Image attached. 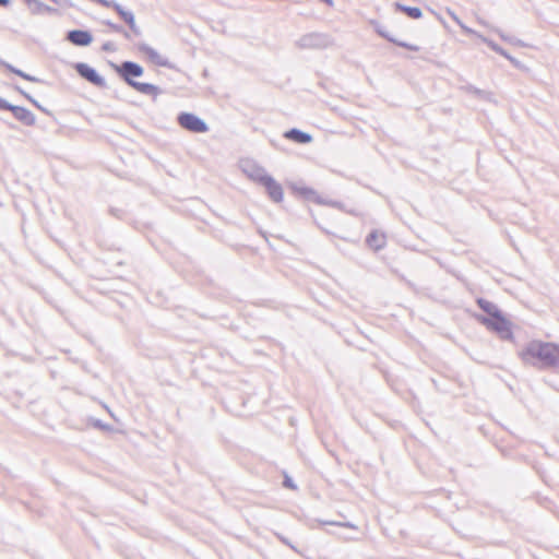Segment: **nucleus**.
I'll use <instances>...</instances> for the list:
<instances>
[{
    "mask_svg": "<svg viewBox=\"0 0 559 559\" xmlns=\"http://www.w3.org/2000/svg\"><path fill=\"white\" fill-rule=\"evenodd\" d=\"M523 364L537 369H548L559 365V352H518Z\"/></svg>",
    "mask_w": 559,
    "mask_h": 559,
    "instance_id": "1",
    "label": "nucleus"
},
{
    "mask_svg": "<svg viewBox=\"0 0 559 559\" xmlns=\"http://www.w3.org/2000/svg\"><path fill=\"white\" fill-rule=\"evenodd\" d=\"M483 325L502 341L513 340V323L502 313L498 319L483 320Z\"/></svg>",
    "mask_w": 559,
    "mask_h": 559,
    "instance_id": "2",
    "label": "nucleus"
},
{
    "mask_svg": "<svg viewBox=\"0 0 559 559\" xmlns=\"http://www.w3.org/2000/svg\"><path fill=\"white\" fill-rule=\"evenodd\" d=\"M114 68L115 72L119 75V78L130 87L133 86L138 81L135 78H140L144 73V69L141 64L134 61H122L120 64L110 63Z\"/></svg>",
    "mask_w": 559,
    "mask_h": 559,
    "instance_id": "3",
    "label": "nucleus"
},
{
    "mask_svg": "<svg viewBox=\"0 0 559 559\" xmlns=\"http://www.w3.org/2000/svg\"><path fill=\"white\" fill-rule=\"evenodd\" d=\"M332 39L324 33H307L296 40L295 45L299 49H324L332 45Z\"/></svg>",
    "mask_w": 559,
    "mask_h": 559,
    "instance_id": "4",
    "label": "nucleus"
},
{
    "mask_svg": "<svg viewBox=\"0 0 559 559\" xmlns=\"http://www.w3.org/2000/svg\"><path fill=\"white\" fill-rule=\"evenodd\" d=\"M177 122L182 129L192 133H206L210 130L207 123L192 112H180L177 116Z\"/></svg>",
    "mask_w": 559,
    "mask_h": 559,
    "instance_id": "5",
    "label": "nucleus"
},
{
    "mask_svg": "<svg viewBox=\"0 0 559 559\" xmlns=\"http://www.w3.org/2000/svg\"><path fill=\"white\" fill-rule=\"evenodd\" d=\"M76 73L90 82L91 84L99 87V88H106L107 82L106 80L91 66L84 62H76L73 66Z\"/></svg>",
    "mask_w": 559,
    "mask_h": 559,
    "instance_id": "6",
    "label": "nucleus"
},
{
    "mask_svg": "<svg viewBox=\"0 0 559 559\" xmlns=\"http://www.w3.org/2000/svg\"><path fill=\"white\" fill-rule=\"evenodd\" d=\"M476 304L479 307V309H481L485 312V314H475L476 321L481 325L484 319H498V317H500L503 313L496 304L483 297L477 298Z\"/></svg>",
    "mask_w": 559,
    "mask_h": 559,
    "instance_id": "7",
    "label": "nucleus"
},
{
    "mask_svg": "<svg viewBox=\"0 0 559 559\" xmlns=\"http://www.w3.org/2000/svg\"><path fill=\"white\" fill-rule=\"evenodd\" d=\"M289 189L294 194L300 197L306 201H312L316 204L322 205L324 202V198H322L314 189L310 187L302 186L298 182H293L289 185Z\"/></svg>",
    "mask_w": 559,
    "mask_h": 559,
    "instance_id": "8",
    "label": "nucleus"
},
{
    "mask_svg": "<svg viewBox=\"0 0 559 559\" xmlns=\"http://www.w3.org/2000/svg\"><path fill=\"white\" fill-rule=\"evenodd\" d=\"M138 48L141 52H144L154 64L174 70L177 69L176 64L170 62L167 58L160 56L154 48H152L147 44L142 43L138 46Z\"/></svg>",
    "mask_w": 559,
    "mask_h": 559,
    "instance_id": "9",
    "label": "nucleus"
},
{
    "mask_svg": "<svg viewBox=\"0 0 559 559\" xmlns=\"http://www.w3.org/2000/svg\"><path fill=\"white\" fill-rule=\"evenodd\" d=\"M138 48L141 52H144L154 64L174 70L177 69L176 64L170 62L167 58L160 56L154 48H152L147 44L142 43L138 46Z\"/></svg>",
    "mask_w": 559,
    "mask_h": 559,
    "instance_id": "10",
    "label": "nucleus"
},
{
    "mask_svg": "<svg viewBox=\"0 0 559 559\" xmlns=\"http://www.w3.org/2000/svg\"><path fill=\"white\" fill-rule=\"evenodd\" d=\"M261 186L265 188L267 197L275 203H280L283 201L284 192L282 186L271 176L269 175Z\"/></svg>",
    "mask_w": 559,
    "mask_h": 559,
    "instance_id": "11",
    "label": "nucleus"
},
{
    "mask_svg": "<svg viewBox=\"0 0 559 559\" xmlns=\"http://www.w3.org/2000/svg\"><path fill=\"white\" fill-rule=\"evenodd\" d=\"M66 38L73 45L86 47L92 44L93 35L86 29H71L67 33Z\"/></svg>",
    "mask_w": 559,
    "mask_h": 559,
    "instance_id": "12",
    "label": "nucleus"
},
{
    "mask_svg": "<svg viewBox=\"0 0 559 559\" xmlns=\"http://www.w3.org/2000/svg\"><path fill=\"white\" fill-rule=\"evenodd\" d=\"M242 170L248 176V178L260 185L269 176L263 167L251 162H245L242 164Z\"/></svg>",
    "mask_w": 559,
    "mask_h": 559,
    "instance_id": "13",
    "label": "nucleus"
},
{
    "mask_svg": "<svg viewBox=\"0 0 559 559\" xmlns=\"http://www.w3.org/2000/svg\"><path fill=\"white\" fill-rule=\"evenodd\" d=\"M13 117L26 127H33L36 123L35 115L25 107L14 106L12 110Z\"/></svg>",
    "mask_w": 559,
    "mask_h": 559,
    "instance_id": "14",
    "label": "nucleus"
},
{
    "mask_svg": "<svg viewBox=\"0 0 559 559\" xmlns=\"http://www.w3.org/2000/svg\"><path fill=\"white\" fill-rule=\"evenodd\" d=\"M366 243L372 250L379 251V250L383 249L386 245L385 234L373 229L366 237Z\"/></svg>",
    "mask_w": 559,
    "mask_h": 559,
    "instance_id": "15",
    "label": "nucleus"
},
{
    "mask_svg": "<svg viewBox=\"0 0 559 559\" xmlns=\"http://www.w3.org/2000/svg\"><path fill=\"white\" fill-rule=\"evenodd\" d=\"M132 88H134L136 92L141 94L151 96L153 100H155L159 95L164 93V91L157 85H154L152 83H143L139 81L135 84H133Z\"/></svg>",
    "mask_w": 559,
    "mask_h": 559,
    "instance_id": "16",
    "label": "nucleus"
},
{
    "mask_svg": "<svg viewBox=\"0 0 559 559\" xmlns=\"http://www.w3.org/2000/svg\"><path fill=\"white\" fill-rule=\"evenodd\" d=\"M284 138L299 144H308L312 141V135L297 128H292L284 133Z\"/></svg>",
    "mask_w": 559,
    "mask_h": 559,
    "instance_id": "17",
    "label": "nucleus"
},
{
    "mask_svg": "<svg viewBox=\"0 0 559 559\" xmlns=\"http://www.w3.org/2000/svg\"><path fill=\"white\" fill-rule=\"evenodd\" d=\"M376 32L383 38H385L388 41L395 44L399 47L406 48L412 51H418L419 47L417 45H413L406 41L397 40L394 37L390 35V33L386 31V28L382 25L376 26Z\"/></svg>",
    "mask_w": 559,
    "mask_h": 559,
    "instance_id": "18",
    "label": "nucleus"
},
{
    "mask_svg": "<svg viewBox=\"0 0 559 559\" xmlns=\"http://www.w3.org/2000/svg\"><path fill=\"white\" fill-rule=\"evenodd\" d=\"M25 2L32 14H53L58 12L57 9L51 8L39 0H25Z\"/></svg>",
    "mask_w": 559,
    "mask_h": 559,
    "instance_id": "19",
    "label": "nucleus"
},
{
    "mask_svg": "<svg viewBox=\"0 0 559 559\" xmlns=\"http://www.w3.org/2000/svg\"><path fill=\"white\" fill-rule=\"evenodd\" d=\"M394 7H395L396 11L406 14L408 17H411L413 20H418L423 16L421 10L417 7L405 5L400 2H395Z\"/></svg>",
    "mask_w": 559,
    "mask_h": 559,
    "instance_id": "20",
    "label": "nucleus"
},
{
    "mask_svg": "<svg viewBox=\"0 0 559 559\" xmlns=\"http://www.w3.org/2000/svg\"><path fill=\"white\" fill-rule=\"evenodd\" d=\"M110 8L117 12V14L127 25L134 20V14L130 10H126L121 4L117 3L116 1L111 3Z\"/></svg>",
    "mask_w": 559,
    "mask_h": 559,
    "instance_id": "21",
    "label": "nucleus"
},
{
    "mask_svg": "<svg viewBox=\"0 0 559 559\" xmlns=\"http://www.w3.org/2000/svg\"><path fill=\"white\" fill-rule=\"evenodd\" d=\"M524 349H559V345L556 343H547L542 341H532L525 346Z\"/></svg>",
    "mask_w": 559,
    "mask_h": 559,
    "instance_id": "22",
    "label": "nucleus"
},
{
    "mask_svg": "<svg viewBox=\"0 0 559 559\" xmlns=\"http://www.w3.org/2000/svg\"><path fill=\"white\" fill-rule=\"evenodd\" d=\"M483 41L486 43L488 45V47H490L495 52L501 55L502 57H507L508 55V51L506 49H503L501 46H499L497 43H495L493 40L491 39H488L486 37H481Z\"/></svg>",
    "mask_w": 559,
    "mask_h": 559,
    "instance_id": "23",
    "label": "nucleus"
},
{
    "mask_svg": "<svg viewBox=\"0 0 559 559\" xmlns=\"http://www.w3.org/2000/svg\"><path fill=\"white\" fill-rule=\"evenodd\" d=\"M104 24L110 27L114 32L122 34L127 39H130V33L127 32L122 25L112 23L111 21H105Z\"/></svg>",
    "mask_w": 559,
    "mask_h": 559,
    "instance_id": "24",
    "label": "nucleus"
},
{
    "mask_svg": "<svg viewBox=\"0 0 559 559\" xmlns=\"http://www.w3.org/2000/svg\"><path fill=\"white\" fill-rule=\"evenodd\" d=\"M498 34H499V36H500V38L502 40H504V41H507V43H509L511 45L519 46V47H524L525 46V44L521 39H519V38H516L514 36L507 35V34H504L502 32H498Z\"/></svg>",
    "mask_w": 559,
    "mask_h": 559,
    "instance_id": "25",
    "label": "nucleus"
},
{
    "mask_svg": "<svg viewBox=\"0 0 559 559\" xmlns=\"http://www.w3.org/2000/svg\"><path fill=\"white\" fill-rule=\"evenodd\" d=\"M90 423L91 425L94 427V428H97V429H100V430H104V431H114V428L112 426L108 425V424H105L103 423L100 419L98 418H91L90 419Z\"/></svg>",
    "mask_w": 559,
    "mask_h": 559,
    "instance_id": "26",
    "label": "nucleus"
},
{
    "mask_svg": "<svg viewBox=\"0 0 559 559\" xmlns=\"http://www.w3.org/2000/svg\"><path fill=\"white\" fill-rule=\"evenodd\" d=\"M322 205H326V206H330V207H334V209H337L344 213H346L347 211V207L344 203L340 202V201H336V200H331V199H324V202Z\"/></svg>",
    "mask_w": 559,
    "mask_h": 559,
    "instance_id": "27",
    "label": "nucleus"
},
{
    "mask_svg": "<svg viewBox=\"0 0 559 559\" xmlns=\"http://www.w3.org/2000/svg\"><path fill=\"white\" fill-rule=\"evenodd\" d=\"M16 75H19L20 78H22L26 81L33 82V83H45L44 80H41L37 76H34V75H31L22 70L16 71Z\"/></svg>",
    "mask_w": 559,
    "mask_h": 559,
    "instance_id": "28",
    "label": "nucleus"
},
{
    "mask_svg": "<svg viewBox=\"0 0 559 559\" xmlns=\"http://www.w3.org/2000/svg\"><path fill=\"white\" fill-rule=\"evenodd\" d=\"M275 536L277 537V539L283 543L284 545L288 546L290 549H293L295 552L299 554V550L298 548L286 537L284 536L283 534L281 533H275Z\"/></svg>",
    "mask_w": 559,
    "mask_h": 559,
    "instance_id": "29",
    "label": "nucleus"
},
{
    "mask_svg": "<svg viewBox=\"0 0 559 559\" xmlns=\"http://www.w3.org/2000/svg\"><path fill=\"white\" fill-rule=\"evenodd\" d=\"M321 525H333V526H343L355 528V525L350 522H335V521H319Z\"/></svg>",
    "mask_w": 559,
    "mask_h": 559,
    "instance_id": "30",
    "label": "nucleus"
},
{
    "mask_svg": "<svg viewBox=\"0 0 559 559\" xmlns=\"http://www.w3.org/2000/svg\"><path fill=\"white\" fill-rule=\"evenodd\" d=\"M14 90L23 95L33 106H38V102L32 95L23 91L20 86H14Z\"/></svg>",
    "mask_w": 559,
    "mask_h": 559,
    "instance_id": "31",
    "label": "nucleus"
},
{
    "mask_svg": "<svg viewBox=\"0 0 559 559\" xmlns=\"http://www.w3.org/2000/svg\"><path fill=\"white\" fill-rule=\"evenodd\" d=\"M15 105L9 103L7 99L0 97V109L1 110H8V111H11L13 110Z\"/></svg>",
    "mask_w": 559,
    "mask_h": 559,
    "instance_id": "32",
    "label": "nucleus"
},
{
    "mask_svg": "<svg viewBox=\"0 0 559 559\" xmlns=\"http://www.w3.org/2000/svg\"><path fill=\"white\" fill-rule=\"evenodd\" d=\"M283 486L285 488H289V489H296L297 488V486L294 483L293 478L289 477L287 474H285V476H284Z\"/></svg>",
    "mask_w": 559,
    "mask_h": 559,
    "instance_id": "33",
    "label": "nucleus"
},
{
    "mask_svg": "<svg viewBox=\"0 0 559 559\" xmlns=\"http://www.w3.org/2000/svg\"><path fill=\"white\" fill-rule=\"evenodd\" d=\"M128 26H129L130 31L133 33L134 36H141L142 35V32H141L140 27L135 23V19L133 21H131V23H129Z\"/></svg>",
    "mask_w": 559,
    "mask_h": 559,
    "instance_id": "34",
    "label": "nucleus"
},
{
    "mask_svg": "<svg viewBox=\"0 0 559 559\" xmlns=\"http://www.w3.org/2000/svg\"><path fill=\"white\" fill-rule=\"evenodd\" d=\"M0 64L5 68L8 71L16 74V71H19L20 69L15 68L14 66L10 64L9 62L4 61V60H0Z\"/></svg>",
    "mask_w": 559,
    "mask_h": 559,
    "instance_id": "35",
    "label": "nucleus"
},
{
    "mask_svg": "<svg viewBox=\"0 0 559 559\" xmlns=\"http://www.w3.org/2000/svg\"><path fill=\"white\" fill-rule=\"evenodd\" d=\"M506 59H508L518 69L522 67L521 62L509 53L507 55Z\"/></svg>",
    "mask_w": 559,
    "mask_h": 559,
    "instance_id": "36",
    "label": "nucleus"
},
{
    "mask_svg": "<svg viewBox=\"0 0 559 559\" xmlns=\"http://www.w3.org/2000/svg\"><path fill=\"white\" fill-rule=\"evenodd\" d=\"M475 355H471V358L477 362H484L483 354L484 352H474Z\"/></svg>",
    "mask_w": 559,
    "mask_h": 559,
    "instance_id": "37",
    "label": "nucleus"
},
{
    "mask_svg": "<svg viewBox=\"0 0 559 559\" xmlns=\"http://www.w3.org/2000/svg\"><path fill=\"white\" fill-rule=\"evenodd\" d=\"M102 49L104 51H114L115 47H114V44L111 41H107V43L103 44Z\"/></svg>",
    "mask_w": 559,
    "mask_h": 559,
    "instance_id": "38",
    "label": "nucleus"
},
{
    "mask_svg": "<svg viewBox=\"0 0 559 559\" xmlns=\"http://www.w3.org/2000/svg\"><path fill=\"white\" fill-rule=\"evenodd\" d=\"M110 213H111V215H114V216H116L118 218H121L122 214H123V211L119 210V209H110Z\"/></svg>",
    "mask_w": 559,
    "mask_h": 559,
    "instance_id": "39",
    "label": "nucleus"
},
{
    "mask_svg": "<svg viewBox=\"0 0 559 559\" xmlns=\"http://www.w3.org/2000/svg\"><path fill=\"white\" fill-rule=\"evenodd\" d=\"M37 109H39L41 112L46 114L47 116H51V111L49 109H47L46 107L41 106L39 103H38V106H35Z\"/></svg>",
    "mask_w": 559,
    "mask_h": 559,
    "instance_id": "40",
    "label": "nucleus"
},
{
    "mask_svg": "<svg viewBox=\"0 0 559 559\" xmlns=\"http://www.w3.org/2000/svg\"><path fill=\"white\" fill-rule=\"evenodd\" d=\"M466 34H475V31H473L472 28L467 27L464 23H461L459 25Z\"/></svg>",
    "mask_w": 559,
    "mask_h": 559,
    "instance_id": "41",
    "label": "nucleus"
},
{
    "mask_svg": "<svg viewBox=\"0 0 559 559\" xmlns=\"http://www.w3.org/2000/svg\"><path fill=\"white\" fill-rule=\"evenodd\" d=\"M346 213L355 217L360 216V212L357 211L356 209H347Z\"/></svg>",
    "mask_w": 559,
    "mask_h": 559,
    "instance_id": "42",
    "label": "nucleus"
},
{
    "mask_svg": "<svg viewBox=\"0 0 559 559\" xmlns=\"http://www.w3.org/2000/svg\"><path fill=\"white\" fill-rule=\"evenodd\" d=\"M449 13H450V15H451L452 20H453L457 25H460L461 23H463V22L457 17V15H456L455 13H453V12H451V11H449Z\"/></svg>",
    "mask_w": 559,
    "mask_h": 559,
    "instance_id": "43",
    "label": "nucleus"
},
{
    "mask_svg": "<svg viewBox=\"0 0 559 559\" xmlns=\"http://www.w3.org/2000/svg\"><path fill=\"white\" fill-rule=\"evenodd\" d=\"M11 5V0H0V7L9 8Z\"/></svg>",
    "mask_w": 559,
    "mask_h": 559,
    "instance_id": "44",
    "label": "nucleus"
},
{
    "mask_svg": "<svg viewBox=\"0 0 559 559\" xmlns=\"http://www.w3.org/2000/svg\"><path fill=\"white\" fill-rule=\"evenodd\" d=\"M468 91H471V92H473V93H475L477 95H479L481 93V91L479 88L475 87V86H469Z\"/></svg>",
    "mask_w": 559,
    "mask_h": 559,
    "instance_id": "45",
    "label": "nucleus"
},
{
    "mask_svg": "<svg viewBox=\"0 0 559 559\" xmlns=\"http://www.w3.org/2000/svg\"><path fill=\"white\" fill-rule=\"evenodd\" d=\"M322 2L326 3L328 5H333V0H321Z\"/></svg>",
    "mask_w": 559,
    "mask_h": 559,
    "instance_id": "46",
    "label": "nucleus"
},
{
    "mask_svg": "<svg viewBox=\"0 0 559 559\" xmlns=\"http://www.w3.org/2000/svg\"><path fill=\"white\" fill-rule=\"evenodd\" d=\"M52 2H55L56 4L60 5L62 4L66 0H51Z\"/></svg>",
    "mask_w": 559,
    "mask_h": 559,
    "instance_id": "47",
    "label": "nucleus"
},
{
    "mask_svg": "<svg viewBox=\"0 0 559 559\" xmlns=\"http://www.w3.org/2000/svg\"><path fill=\"white\" fill-rule=\"evenodd\" d=\"M106 409L108 411L109 415H110L114 419H116V417H115L114 413H112V412H111L107 406H106Z\"/></svg>",
    "mask_w": 559,
    "mask_h": 559,
    "instance_id": "48",
    "label": "nucleus"
},
{
    "mask_svg": "<svg viewBox=\"0 0 559 559\" xmlns=\"http://www.w3.org/2000/svg\"><path fill=\"white\" fill-rule=\"evenodd\" d=\"M317 224V227H320L323 231L324 229L320 226V224H318L317 222H314ZM325 233L328 234V231L325 230Z\"/></svg>",
    "mask_w": 559,
    "mask_h": 559,
    "instance_id": "49",
    "label": "nucleus"
}]
</instances>
